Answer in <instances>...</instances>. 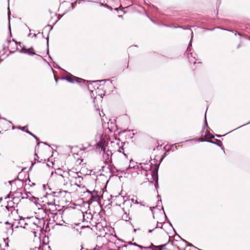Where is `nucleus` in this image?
<instances>
[{"label":"nucleus","instance_id":"1","mask_svg":"<svg viewBox=\"0 0 250 250\" xmlns=\"http://www.w3.org/2000/svg\"><path fill=\"white\" fill-rule=\"evenodd\" d=\"M23 220H21L19 221L17 220L16 221H6L5 224H9L10 225V228L12 229L13 230L14 228H18L19 227L23 228L26 229L31 230L34 234H36V230H41L42 229V225L41 221L38 219L36 218L34 221H30L28 223H24V226H22V222ZM36 236V234H35Z\"/></svg>","mask_w":250,"mask_h":250},{"label":"nucleus","instance_id":"2","mask_svg":"<svg viewBox=\"0 0 250 250\" xmlns=\"http://www.w3.org/2000/svg\"><path fill=\"white\" fill-rule=\"evenodd\" d=\"M81 172H75L73 171H69V174L67 177L68 181L70 182L71 186L76 185L79 187H81L82 184H81L83 180Z\"/></svg>","mask_w":250,"mask_h":250},{"label":"nucleus","instance_id":"3","mask_svg":"<svg viewBox=\"0 0 250 250\" xmlns=\"http://www.w3.org/2000/svg\"><path fill=\"white\" fill-rule=\"evenodd\" d=\"M68 174L69 171H64L60 168L55 171V173L52 172V176H54L63 185H66L68 184L67 178Z\"/></svg>","mask_w":250,"mask_h":250},{"label":"nucleus","instance_id":"4","mask_svg":"<svg viewBox=\"0 0 250 250\" xmlns=\"http://www.w3.org/2000/svg\"><path fill=\"white\" fill-rule=\"evenodd\" d=\"M107 142L101 136H100V140L96 145V150L98 152L105 151V150L108 149Z\"/></svg>","mask_w":250,"mask_h":250},{"label":"nucleus","instance_id":"5","mask_svg":"<svg viewBox=\"0 0 250 250\" xmlns=\"http://www.w3.org/2000/svg\"><path fill=\"white\" fill-rule=\"evenodd\" d=\"M105 81H106V80H100V81H93L92 83H91L89 84H88V88L91 91V94H93V95H94V90H91V88L92 87L94 88V89L95 90L97 89H99V85H98V83L99 82H105Z\"/></svg>","mask_w":250,"mask_h":250},{"label":"nucleus","instance_id":"6","mask_svg":"<svg viewBox=\"0 0 250 250\" xmlns=\"http://www.w3.org/2000/svg\"><path fill=\"white\" fill-rule=\"evenodd\" d=\"M103 152V159L105 161L106 163H109L111 161L112 152L109 149V148L105 150V151Z\"/></svg>","mask_w":250,"mask_h":250},{"label":"nucleus","instance_id":"7","mask_svg":"<svg viewBox=\"0 0 250 250\" xmlns=\"http://www.w3.org/2000/svg\"><path fill=\"white\" fill-rule=\"evenodd\" d=\"M65 80L71 83H74L75 82L80 83L81 82L83 81V79L75 77L72 75H67L65 77Z\"/></svg>","mask_w":250,"mask_h":250},{"label":"nucleus","instance_id":"8","mask_svg":"<svg viewBox=\"0 0 250 250\" xmlns=\"http://www.w3.org/2000/svg\"><path fill=\"white\" fill-rule=\"evenodd\" d=\"M55 203V200L53 199V200L47 202V204L49 206H50V208H46V209H48L51 213H53V211L55 210L56 209L55 206H54Z\"/></svg>","mask_w":250,"mask_h":250},{"label":"nucleus","instance_id":"9","mask_svg":"<svg viewBox=\"0 0 250 250\" xmlns=\"http://www.w3.org/2000/svg\"><path fill=\"white\" fill-rule=\"evenodd\" d=\"M162 158H161L159 163H158V164L154 163L155 159H154L153 160H151V162H150L151 165H155V168H154V169L153 170V173H156V174H157V179H158L157 171H158V167H159V165H160L161 162L162 161Z\"/></svg>","mask_w":250,"mask_h":250},{"label":"nucleus","instance_id":"10","mask_svg":"<svg viewBox=\"0 0 250 250\" xmlns=\"http://www.w3.org/2000/svg\"><path fill=\"white\" fill-rule=\"evenodd\" d=\"M21 52L28 54L30 55H33L35 54V52L34 51L33 48H30V49H26V48H22L20 51Z\"/></svg>","mask_w":250,"mask_h":250},{"label":"nucleus","instance_id":"11","mask_svg":"<svg viewBox=\"0 0 250 250\" xmlns=\"http://www.w3.org/2000/svg\"><path fill=\"white\" fill-rule=\"evenodd\" d=\"M123 211L124 212V214L122 216V218L123 220L125 221H127L130 219V218L129 216V213L126 211H125L124 209H123Z\"/></svg>","mask_w":250,"mask_h":250},{"label":"nucleus","instance_id":"12","mask_svg":"<svg viewBox=\"0 0 250 250\" xmlns=\"http://www.w3.org/2000/svg\"><path fill=\"white\" fill-rule=\"evenodd\" d=\"M167 244H164L160 246H154L153 244H151V246L148 247V248L150 249L151 248H155L158 249V250H162V249L166 247Z\"/></svg>","mask_w":250,"mask_h":250},{"label":"nucleus","instance_id":"13","mask_svg":"<svg viewBox=\"0 0 250 250\" xmlns=\"http://www.w3.org/2000/svg\"><path fill=\"white\" fill-rule=\"evenodd\" d=\"M205 137H206V138H209V139H211L214 137V136L211 134H210L209 132H208L206 133Z\"/></svg>","mask_w":250,"mask_h":250},{"label":"nucleus","instance_id":"14","mask_svg":"<svg viewBox=\"0 0 250 250\" xmlns=\"http://www.w3.org/2000/svg\"><path fill=\"white\" fill-rule=\"evenodd\" d=\"M206 127H208V123H207V119H206V114H205V122H204V126H203V129H204V128Z\"/></svg>","mask_w":250,"mask_h":250},{"label":"nucleus","instance_id":"15","mask_svg":"<svg viewBox=\"0 0 250 250\" xmlns=\"http://www.w3.org/2000/svg\"><path fill=\"white\" fill-rule=\"evenodd\" d=\"M25 132L26 133H28L29 134H30V135L33 136L37 140H38V139L37 138V137L35 135H34L33 133L30 132L29 131L26 130V131H25Z\"/></svg>","mask_w":250,"mask_h":250},{"label":"nucleus","instance_id":"16","mask_svg":"<svg viewBox=\"0 0 250 250\" xmlns=\"http://www.w3.org/2000/svg\"><path fill=\"white\" fill-rule=\"evenodd\" d=\"M199 140L200 141H201V142L207 141L208 142H209V143H212V144H216L215 142H214L212 141H206V140H204L203 138L199 139Z\"/></svg>","mask_w":250,"mask_h":250},{"label":"nucleus","instance_id":"17","mask_svg":"<svg viewBox=\"0 0 250 250\" xmlns=\"http://www.w3.org/2000/svg\"><path fill=\"white\" fill-rule=\"evenodd\" d=\"M129 244L130 245H134V246H137V247H139L140 248H142V247L141 246H140V245L136 244L135 243H132V242H130L129 243Z\"/></svg>","mask_w":250,"mask_h":250},{"label":"nucleus","instance_id":"18","mask_svg":"<svg viewBox=\"0 0 250 250\" xmlns=\"http://www.w3.org/2000/svg\"><path fill=\"white\" fill-rule=\"evenodd\" d=\"M192 36L191 37V40H190V42L189 43V45H188V47L187 48V50L188 51V50H190L189 47H190V46L191 45V41H192Z\"/></svg>","mask_w":250,"mask_h":250},{"label":"nucleus","instance_id":"19","mask_svg":"<svg viewBox=\"0 0 250 250\" xmlns=\"http://www.w3.org/2000/svg\"><path fill=\"white\" fill-rule=\"evenodd\" d=\"M25 128H26V126H24V127H21V126H19L18 127V128L22 130V131H26L25 130Z\"/></svg>","mask_w":250,"mask_h":250},{"label":"nucleus","instance_id":"20","mask_svg":"<svg viewBox=\"0 0 250 250\" xmlns=\"http://www.w3.org/2000/svg\"><path fill=\"white\" fill-rule=\"evenodd\" d=\"M190 57H192V53H191V54H190V56H188V60H189V61L191 62V61L190 60Z\"/></svg>","mask_w":250,"mask_h":250},{"label":"nucleus","instance_id":"21","mask_svg":"<svg viewBox=\"0 0 250 250\" xmlns=\"http://www.w3.org/2000/svg\"><path fill=\"white\" fill-rule=\"evenodd\" d=\"M160 225H161V227H159V225H158V224H157V227L162 228V225L161 223H160Z\"/></svg>","mask_w":250,"mask_h":250},{"label":"nucleus","instance_id":"22","mask_svg":"<svg viewBox=\"0 0 250 250\" xmlns=\"http://www.w3.org/2000/svg\"><path fill=\"white\" fill-rule=\"evenodd\" d=\"M12 43L16 46V42H15L13 41V42Z\"/></svg>","mask_w":250,"mask_h":250},{"label":"nucleus","instance_id":"23","mask_svg":"<svg viewBox=\"0 0 250 250\" xmlns=\"http://www.w3.org/2000/svg\"><path fill=\"white\" fill-rule=\"evenodd\" d=\"M216 136L218 137H221V135H216Z\"/></svg>","mask_w":250,"mask_h":250},{"label":"nucleus","instance_id":"24","mask_svg":"<svg viewBox=\"0 0 250 250\" xmlns=\"http://www.w3.org/2000/svg\"><path fill=\"white\" fill-rule=\"evenodd\" d=\"M135 203L136 204H139V202L137 201V200L135 201Z\"/></svg>","mask_w":250,"mask_h":250},{"label":"nucleus","instance_id":"25","mask_svg":"<svg viewBox=\"0 0 250 250\" xmlns=\"http://www.w3.org/2000/svg\"><path fill=\"white\" fill-rule=\"evenodd\" d=\"M152 230H151V229L149 230V232H152Z\"/></svg>","mask_w":250,"mask_h":250},{"label":"nucleus","instance_id":"26","mask_svg":"<svg viewBox=\"0 0 250 250\" xmlns=\"http://www.w3.org/2000/svg\"><path fill=\"white\" fill-rule=\"evenodd\" d=\"M14 213H17V211H15V210H14Z\"/></svg>","mask_w":250,"mask_h":250},{"label":"nucleus","instance_id":"27","mask_svg":"<svg viewBox=\"0 0 250 250\" xmlns=\"http://www.w3.org/2000/svg\"><path fill=\"white\" fill-rule=\"evenodd\" d=\"M193 64H195V63H196V62H195V61H194V62H193Z\"/></svg>","mask_w":250,"mask_h":250},{"label":"nucleus","instance_id":"28","mask_svg":"<svg viewBox=\"0 0 250 250\" xmlns=\"http://www.w3.org/2000/svg\"><path fill=\"white\" fill-rule=\"evenodd\" d=\"M128 168H132V167L130 166V165L128 167Z\"/></svg>","mask_w":250,"mask_h":250},{"label":"nucleus","instance_id":"29","mask_svg":"<svg viewBox=\"0 0 250 250\" xmlns=\"http://www.w3.org/2000/svg\"><path fill=\"white\" fill-rule=\"evenodd\" d=\"M36 156L37 158H39L37 154H36Z\"/></svg>","mask_w":250,"mask_h":250},{"label":"nucleus","instance_id":"30","mask_svg":"<svg viewBox=\"0 0 250 250\" xmlns=\"http://www.w3.org/2000/svg\"><path fill=\"white\" fill-rule=\"evenodd\" d=\"M37 158H35V160H37Z\"/></svg>","mask_w":250,"mask_h":250},{"label":"nucleus","instance_id":"31","mask_svg":"<svg viewBox=\"0 0 250 250\" xmlns=\"http://www.w3.org/2000/svg\"><path fill=\"white\" fill-rule=\"evenodd\" d=\"M34 36L36 37V34H34Z\"/></svg>","mask_w":250,"mask_h":250},{"label":"nucleus","instance_id":"32","mask_svg":"<svg viewBox=\"0 0 250 250\" xmlns=\"http://www.w3.org/2000/svg\"><path fill=\"white\" fill-rule=\"evenodd\" d=\"M102 94H101V98H103V96H102Z\"/></svg>","mask_w":250,"mask_h":250},{"label":"nucleus","instance_id":"33","mask_svg":"<svg viewBox=\"0 0 250 250\" xmlns=\"http://www.w3.org/2000/svg\"><path fill=\"white\" fill-rule=\"evenodd\" d=\"M81 250H83V248H82V249H81Z\"/></svg>","mask_w":250,"mask_h":250}]
</instances>
